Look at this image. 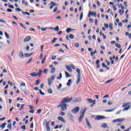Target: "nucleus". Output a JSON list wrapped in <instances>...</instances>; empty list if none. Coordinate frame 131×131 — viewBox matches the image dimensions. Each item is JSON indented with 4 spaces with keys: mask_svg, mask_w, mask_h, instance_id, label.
I'll return each mask as SVG.
<instances>
[{
    "mask_svg": "<svg viewBox=\"0 0 131 131\" xmlns=\"http://www.w3.org/2000/svg\"><path fill=\"white\" fill-rule=\"evenodd\" d=\"M61 108V111H65L67 110V104L62 101L59 105L57 106V108Z\"/></svg>",
    "mask_w": 131,
    "mask_h": 131,
    "instance_id": "f257e3e1",
    "label": "nucleus"
},
{
    "mask_svg": "<svg viewBox=\"0 0 131 131\" xmlns=\"http://www.w3.org/2000/svg\"><path fill=\"white\" fill-rule=\"evenodd\" d=\"M41 73H42V71L41 70H39V73L33 72L32 73L30 74V76L32 77H35L36 76H40L41 75Z\"/></svg>",
    "mask_w": 131,
    "mask_h": 131,
    "instance_id": "f03ea898",
    "label": "nucleus"
},
{
    "mask_svg": "<svg viewBox=\"0 0 131 131\" xmlns=\"http://www.w3.org/2000/svg\"><path fill=\"white\" fill-rule=\"evenodd\" d=\"M54 79H55V76L54 75L51 76L49 79H47L48 81V85H52V83L54 82Z\"/></svg>",
    "mask_w": 131,
    "mask_h": 131,
    "instance_id": "7ed1b4c3",
    "label": "nucleus"
},
{
    "mask_svg": "<svg viewBox=\"0 0 131 131\" xmlns=\"http://www.w3.org/2000/svg\"><path fill=\"white\" fill-rule=\"evenodd\" d=\"M80 108L78 106H76L75 108H73L71 110L72 113L73 114H76V113H78L79 112Z\"/></svg>",
    "mask_w": 131,
    "mask_h": 131,
    "instance_id": "20e7f679",
    "label": "nucleus"
},
{
    "mask_svg": "<svg viewBox=\"0 0 131 131\" xmlns=\"http://www.w3.org/2000/svg\"><path fill=\"white\" fill-rule=\"evenodd\" d=\"M71 101H72V97L69 98V97H67L65 98L62 100L63 103H64L66 104V103H69V102H71Z\"/></svg>",
    "mask_w": 131,
    "mask_h": 131,
    "instance_id": "39448f33",
    "label": "nucleus"
},
{
    "mask_svg": "<svg viewBox=\"0 0 131 131\" xmlns=\"http://www.w3.org/2000/svg\"><path fill=\"white\" fill-rule=\"evenodd\" d=\"M124 120H125V118H118L113 120L112 122L116 123V122H121L122 121H124Z\"/></svg>",
    "mask_w": 131,
    "mask_h": 131,
    "instance_id": "423d86ee",
    "label": "nucleus"
},
{
    "mask_svg": "<svg viewBox=\"0 0 131 131\" xmlns=\"http://www.w3.org/2000/svg\"><path fill=\"white\" fill-rule=\"evenodd\" d=\"M105 119V116H97L95 117L96 120H101V119Z\"/></svg>",
    "mask_w": 131,
    "mask_h": 131,
    "instance_id": "0eeeda50",
    "label": "nucleus"
},
{
    "mask_svg": "<svg viewBox=\"0 0 131 131\" xmlns=\"http://www.w3.org/2000/svg\"><path fill=\"white\" fill-rule=\"evenodd\" d=\"M85 121L88 127H89V128H92V125L90 123V122L89 121V119H88V118H85Z\"/></svg>",
    "mask_w": 131,
    "mask_h": 131,
    "instance_id": "6e6552de",
    "label": "nucleus"
},
{
    "mask_svg": "<svg viewBox=\"0 0 131 131\" xmlns=\"http://www.w3.org/2000/svg\"><path fill=\"white\" fill-rule=\"evenodd\" d=\"M19 57L21 59H24V58L25 57L24 54H23V52L21 51L19 52Z\"/></svg>",
    "mask_w": 131,
    "mask_h": 131,
    "instance_id": "1a4fd4ad",
    "label": "nucleus"
},
{
    "mask_svg": "<svg viewBox=\"0 0 131 131\" xmlns=\"http://www.w3.org/2000/svg\"><path fill=\"white\" fill-rule=\"evenodd\" d=\"M31 40V37L30 36H28L25 38L24 40V42H27V41H29V40Z\"/></svg>",
    "mask_w": 131,
    "mask_h": 131,
    "instance_id": "9d476101",
    "label": "nucleus"
},
{
    "mask_svg": "<svg viewBox=\"0 0 131 131\" xmlns=\"http://www.w3.org/2000/svg\"><path fill=\"white\" fill-rule=\"evenodd\" d=\"M58 120H60V121H62V122H66V120H65V119L61 116H59L58 118Z\"/></svg>",
    "mask_w": 131,
    "mask_h": 131,
    "instance_id": "9b49d317",
    "label": "nucleus"
},
{
    "mask_svg": "<svg viewBox=\"0 0 131 131\" xmlns=\"http://www.w3.org/2000/svg\"><path fill=\"white\" fill-rule=\"evenodd\" d=\"M81 76H78L77 78V84H78L80 82V80H81Z\"/></svg>",
    "mask_w": 131,
    "mask_h": 131,
    "instance_id": "f8f14e48",
    "label": "nucleus"
},
{
    "mask_svg": "<svg viewBox=\"0 0 131 131\" xmlns=\"http://www.w3.org/2000/svg\"><path fill=\"white\" fill-rule=\"evenodd\" d=\"M80 101H81V99L77 98L74 99L73 102H74V103H78V102H80Z\"/></svg>",
    "mask_w": 131,
    "mask_h": 131,
    "instance_id": "ddd939ff",
    "label": "nucleus"
},
{
    "mask_svg": "<svg viewBox=\"0 0 131 131\" xmlns=\"http://www.w3.org/2000/svg\"><path fill=\"white\" fill-rule=\"evenodd\" d=\"M50 122H47L46 123V129L47 131H50Z\"/></svg>",
    "mask_w": 131,
    "mask_h": 131,
    "instance_id": "4468645a",
    "label": "nucleus"
},
{
    "mask_svg": "<svg viewBox=\"0 0 131 131\" xmlns=\"http://www.w3.org/2000/svg\"><path fill=\"white\" fill-rule=\"evenodd\" d=\"M86 111V108H85L82 111H81L80 112V115H83V116H84Z\"/></svg>",
    "mask_w": 131,
    "mask_h": 131,
    "instance_id": "2eb2a0df",
    "label": "nucleus"
},
{
    "mask_svg": "<svg viewBox=\"0 0 131 131\" xmlns=\"http://www.w3.org/2000/svg\"><path fill=\"white\" fill-rule=\"evenodd\" d=\"M33 54V53H32L31 54L25 53V57H26V58H28V57H30V56H32Z\"/></svg>",
    "mask_w": 131,
    "mask_h": 131,
    "instance_id": "dca6fc26",
    "label": "nucleus"
},
{
    "mask_svg": "<svg viewBox=\"0 0 131 131\" xmlns=\"http://www.w3.org/2000/svg\"><path fill=\"white\" fill-rule=\"evenodd\" d=\"M66 67L67 70H68V71H69V72H72V69H71L70 66H67Z\"/></svg>",
    "mask_w": 131,
    "mask_h": 131,
    "instance_id": "f3484780",
    "label": "nucleus"
},
{
    "mask_svg": "<svg viewBox=\"0 0 131 131\" xmlns=\"http://www.w3.org/2000/svg\"><path fill=\"white\" fill-rule=\"evenodd\" d=\"M89 15H91L92 16H94V17H96L97 16V13H96V12H92L90 11Z\"/></svg>",
    "mask_w": 131,
    "mask_h": 131,
    "instance_id": "a211bd4d",
    "label": "nucleus"
},
{
    "mask_svg": "<svg viewBox=\"0 0 131 131\" xmlns=\"http://www.w3.org/2000/svg\"><path fill=\"white\" fill-rule=\"evenodd\" d=\"M71 83H72V81L71 79H69L67 83V85H68V86H70L71 85Z\"/></svg>",
    "mask_w": 131,
    "mask_h": 131,
    "instance_id": "6ab92c4d",
    "label": "nucleus"
},
{
    "mask_svg": "<svg viewBox=\"0 0 131 131\" xmlns=\"http://www.w3.org/2000/svg\"><path fill=\"white\" fill-rule=\"evenodd\" d=\"M76 71L78 73V76H81L80 70L79 68L76 69Z\"/></svg>",
    "mask_w": 131,
    "mask_h": 131,
    "instance_id": "aec40b11",
    "label": "nucleus"
},
{
    "mask_svg": "<svg viewBox=\"0 0 131 131\" xmlns=\"http://www.w3.org/2000/svg\"><path fill=\"white\" fill-rule=\"evenodd\" d=\"M83 117H84L83 115H80L78 120L80 122H81L82 119H83Z\"/></svg>",
    "mask_w": 131,
    "mask_h": 131,
    "instance_id": "412c9836",
    "label": "nucleus"
},
{
    "mask_svg": "<svg viewBox=\"0 0 131 131\" xmlns=\"http://www.w3.org/2000/svg\"><path fill=\"white\" fill-rule=\"evenodd\" d=\"M113 80H114V79H111L107 81H106L105 82V83H110V82H112V81H113Z\"/></svg>",
    "mask_w": 131,
    "mask_h": 131,
    "instance_id": "4be33fe9",
    "label": "nucleus"
},
{
    "mask_svg": "<svg viewBox=\"0 0 131 131\" xmlns=\"http://www.w3.org/2000/svg\"><path fill=\"white\" fill-rule=\"evenodd\" d=\"M65 74H66V77L68 78V77H71V75H69V73L67 72H65Z\"/></svg>",
    "mask_w": 131,
    "mask_h": 131,
    "instance_id": "5701e85b",
    "label": "nucleus"
},
{
    "mask_svg": "<svg viewBox=\"0 0 131 131\" xmlns=\"http://www.w3.org/2000/svg\"><path fill=\"white\" fill-rule=\"evenodd\" d=\"M25 106V104H21L20 107V108L18 110L19 111H21V110H22V109H23V108H24V106Z\"/></svg>",
    "mask_w": 131,
    "mask_h": 131,
    "instance_id": "b1692460",
    "label": "nucleus"
},
{
    "mask_svg": "<svg viewBox=\"0 0 131 131\" xmlns=\"http://www.w3.org/2000/svg\"><path fill=\"white\" fill-rule=\"evenodd\" d=\"M55 71H56V68H52L51 70V73H54Z\"/></svg>",
    "mask_w": 131,
    "mask_h": 131,
    "instance_id": "393cba45",
    "label": "nucleus"
},
{
    "mask_svg": "<svg viewBox=\"0 0 131 131\" xmlns=\"http://www.w3.org/2000/svg\"><path fill=\"white\" fill-rule=\"evenodd\" d=\"M97 53V50L94 51V52H91V55L92 56V57H93V56H94V55H95V54Z\"/></svg>",
    "mask_w": 131,
    "mask_h": 131,
    "instance_id": "a878e982",
    "label": "nucleus"
},
{
    "mask_svg": "<svg viewBox=\"0 0 131 131\" xmlns=\"http://www.w3.org/2000/svg\"><path fill=\"white\" fill-rule=\"evenodd\" d=\"M128 105H129V103L127 102L126 103H124L123 104V105L122 106L123 107H127V106H128Z\"/></svg>",
    "mask_w": 131,
    "mask_h": 131,
    "instance_id": "bb28decb",
    "label": "nucleus"
},
{
    "mask_svg": "<svg viewBox=\"0 0 131 131\" xmlns=\"http://www.w3.org/2000/svg\"><path fill=\"white\" fill-rule=\"evenodd\" d=\"M47 59V56H46L41 61V63L42 64H45V62H46V59Z\"/></svg>",
    "mask_w": 131,
    "mask_h": 131,
    "instance_id": "cd10ccee",
    "label": "nucleus"
},
{
    "mask_svg": "<svg viewBox=\"0 0 131 131\" xmlns=\"http://www.w3.org/2000/svg\"><path fill=\"white\" fill-rule=\"evenodd\" d=\"M5 35L6 38H8V39H9V38H10V36H9V34H8V33L5 32Z\"/></svg>",
    "mask_w": 131,
    "mask_h": 131,
    "instance_id": "c85d7f7f",
    "label": "nucleus"
},
{
    "mask_svg": "<svg viewBox=\"0 0 131 131\" xmlns=\"http://www.w3.org/2000/svg\"><path fill=\"white\" fill-rule=\"evenodd\" d=\"M119 13H120V15H122V14H124V10H121V9H120L119 10Z\"/></svg>",
    "mask_w": 131,
    "mask_h": 131,
    "instance_id": "c756f323",
    "label": "nucleus"
},
{
    "mask_svg": "<svg viewBox=\"0 0 131 131\" xmlns=\"http://www.w3.org/2000/svg\"><path fill=\"white\" fill-rule=\"evenodd\" d=\"M6 125H7V123H5L2 125L1 127L2 128V129H4V128L6 127Z\"/></svg>",
    "mask_w": 131,
    "mask_h": 131,
    "instance_id": "7c9ffc66",
    "label": "nucleus"
},
{
    "mask_svg": "<svg viewBox=\"0 0 131 131\" xmlns=\"http://www.w3.org/2000/svg\"><path fill=\"white\" fill-rule=\"evenodd\" d=\"M54 30L57 32L59 31V26H56L55 28H54Z\"/></svg>",
    "mask_w": 131,
    "mask_h": 131,
    "instance_id": "2f4dec72",
    "label": "nucleus"
},
{
    "mask_svg": "<svg viewBox=\"0 0 131 131\" xmlns=\"http://www.w3.org/2000/svg\"><path fill=\"white\" fill-rule=\"evenodd\" d=\"M107 124H103L101 125L102 127H104V128H107Z\"/></svg>",
    "mask_w": 131,
    "mask_h": 131,
    "instance_id": "473e14b6",
    "label": "nucleus"
},
{
    "mask_svg": "<svg viewBox=\"0 0 131 131\" xmlns=\"http://www.w3.org/2000/svg\"><path fill=\"white\" fill-rule=\"evenodd\" d=\"M69 37L71 39H73V38H74V36L72 34H70Z\"/></svg>",
    "mask_w": 131,
    "mask_h": 131,
    "instance_id": "72a5a7b5",
    "label": "nucleus"
},
{
    "mask_svg": "<svg viewBox=\"0 0 131 131\" xmlns=\"http://www.w3.org/2000/svg\"><path fill=\"white\" fill-rule=\"evenodd\" d=\"M115 46L117 48H118V49H120V48H121V46L120 45L118 44V43H116Z\"/></svg>",
    "mask_w": 131,
    "mask_h": 131,
    "instance_id": "f704fd0d",
    "label": "nucleus"
},
{
    "mask_svg": "<svg viewBox=\"0 0 131 131\" xmlns=\"http://www.w3.org/2000/svg\"><path fill=\"white\" fill-rule=\"evenodd\" d=\"M19 25L23 27V28L25 29L26 30H27V29L26 28V27H25L24 25H23V23H20L19 24Z\"/></svg>",
    "mask_w": 131,
    "mask_h": 131,
    "instance_id": "c9c22d12",
    "label": "nucleus"
},
{
    "mask_svg": "<svg viewBox=\"0 0 131 131\" xmlns=\"http://www.w3.org/2000/svg\"><path fill=\"white\" fill-rule=\"evenodd\" d=\"M87 101L88 102H89V103H93V99H91V98H88L87 99Z\"/></svg>",
    "mask_w": 131,
    "mask_h": 131,
    "instance_id": "e433bc0d",
    "label": "nucleus"
},
{
    "mask_svg": "<svg viewBox=\"0 0 131 131\" xmlns=\"http://www.w3.org/2000/svg\"><path fill=\"white\" fill-rule=\"evenodd\" d=\"M129 108H130V106H129L128 107L124 108L123 110V111H127V110H128V109H129Z\"/></svg>",
    "mask_w": 131,
    "mask_h": 131,
    "instance_id": "4c0bfd02",
    "label": "nucleus"
},
{
    "mask_svg": "<svg viewBox=\"0 0 131 131\" xmlns=\"http://www.w3.org/2000/svg\"><path fill=\"white\" fill-rule=\"evenodd\" d=\"M70 119L71 121H74V119L73 118V116L71 115L70 116Z\"/></svg>",
    "mask_w": 131,
    "mask_h": 131,
    "instance_id": "58836bf2",
    "label": "nucleus"
},
{
    "mask_svg": "<svg viewBox=\"0 0 131 131\" xmlns=\"http://www.w3.org/2000/svg\"><path fill=\"white\" fill-rule=\"evenodd\" d=\"M7 128H9L10 129H12V124H9L7 125Z\"/></svg>",
    "mask_w": 131,
    "mask_h": 131,
    "instance_id": "ea45409f",
    "label": "nucleus"
},
{
    "mask_svg": "<svg viewBox=\"0 0 131 131\" xmlns=\"http://www.w3.org/2000/svg\"><path fill=\"white\" fill-rule=\"evenodd\" d=\"M22 14H23V15H26V14H27V15H28V16H30V13H28V12H22Z\"/></svg>",
    "mask_w": 131,
    "mask_h": 131,
    "instance_id": "a19ab883",
    "label": "nucleus"
},
{
    "mask_svg": "<svg viewBox=\"0 0 131 131\" xmlns=\"http://www.w3.org/2000/svg\"><path fill=\"white\" fill-rule=\"evenodd\" d=\"M71 28H68L66 30V31H67V33H69V32H70V31H71Z\"/></svg>",
    "mask_w": 131,
    "mask_h": 131,
    "instance_id": "79ce46f5",
    "label": "nucleus"
},
{
    "mask_svg": "<svg viewBox=\"0 0 131 131\" xmlns=\"http://www.w3.org/2000/svg\"><path fill=\"white\" fill-rule=\"evenodd\" d=\"M83 17V13H81L80 15V20H82V17Z\"/></svg>",
    "mask_w": 131,
    "mask_h": 131,
    "instance_id": "37998d69",
    "label": "nucleus"
},
{
    "mask_svg": "<svg viewBox=\"0 0 131 131\" xmlns=\"http://www.w3.org/2000/svg\"><path fill=\"white\" fill-rule=\"evenodd\" d=\"M61 88H62V84H59V85L57 86V90H61Z\"/></svg>",
    "mask_w": 131,
    "mask_h": 131,
    "instance_id": "c03bdc74",
    "label": "nucleus"
},
{
    "mask_svg": "<svg viewBox=\"0 0 131 131\" xmlns=\"http://www.w3.org/2000/svg\"><path fill=\"white\" fill-rule=\"evenodd\" d=\"M58 38H54L53 40L52 41V43H55V42H56V40Z\"/></svg>",
    "mask_w": 131,
    "mask_h": 131,
    "instance_id": "a18cd8bd",
    "label": "nucleus"
},
{
    "mask_svg": "<svg viewBox=\"0 0 131 131\" xmlns=\"http://www.w3.org/2000/svg\"><path fill=\"white\" fill-rule=\"evenodd\" d=\"M59 115L61 116H65V113L63 112H61L59 113Z\"/></svg>",
    "mask_w": 131,
    "mask_h": 131,
    "instance_id": "49530a36",
    "label": "nucleus"
},
{
    "mask_svg": "<svg viewBox=\"0 0 131 131\" xmlns=\"http://www.w3.org/2000/svg\"><path fill=\"white\" fill-rule=\"evenodd\" d=\"M20 86H26V84H25L24 82H21L20 83Z\"/></svg>",
    "mask_w": 131,
    "mask_h": 131,
    "instance_id": "de8ad7c7",
    "label": "nucleus"
},
{
    "mask_svg": "<svg viewBox=\"0 0 131 131\" xmlns=\"http://www.w3.org/2000/svg\"><path fill=\"white\" fill-rule=\"evenodd\" d=\"M58 11V7H55V8L53 9L54 13H56Z\"/></svg>",
    "mask_w": 131,
    "mask_h": 131,
    "instance_id": "09e8293b",
    "label": "nucleus"
},
{
    "mask_svg": "<svg viewBox=\"0 0 131 131\" xmlns=\"http://www.w3.org/2000/svg\"><path fill=\"white\" fill-rule=\"evenodd\" d=\"M114 110H115V109L109 110L106 111V112H113V111H114Z\"/></svg>",
    "mask_w": 131,
    "mask_h": 131,
    "instance_id": "8fccbe9b",
    "label": "nucleus"
},
{
    "mask_svg": "<svg viewBox=\"0 0 131 131\" xmlns=\"http://www.w3.org/2000/svg\"><path fill=\"white\" fill-rule=\"evenodd\" d=\"M15 11H16V12H21V11H22V10L20 8H16Z\"/></svg>",
    "mask_w": 131,
    "mask_h": 131,
    "instance_id": "3c124183",
    "label": "nucleus"
},
{
    "mask_svg": "<svg viewBox=\"0 0 131 131\" xmlns=\"http://www.w3.org/2000/svg\"><path fill=\"white\" fill-rule=\"evenodd\" d=\"M48 93H49V94H52L53 93V91L51 89H48Z\"/></svg>",
    "mask_w": 131,
    "mask_h": 131,
    "instance_id": "603ef678",
    "label": "nucleus"
},
{
    "mask_svg": "<svg viewBox=\"0 0 131 131\" xmlns=\"http://www.w3.org/2000/svg\"><path fill=\"white\" fill-rule=\"evenodd\" d=\"M21 129H24V130H25V129H26L25 125H22L21 126Z\"/></svg>",
    "mask_w": 131,
    "mask_h": 131,
    "instance_id": "864d4df0",
    "label": "nucleus"
},
{
    "mask_svg": "<svg viewBox=\"0 0 131 131\" xmlns=\"http://www.w3.org/2000/svg\"><path fill=\"white\" fill-rule=\"evenodd\" d=\"M108 105H112L113 104V102L112 101H110L107 102Z\"/></svg>",
    "mask_w": 131,
    "mask_h": 131,
    "instance_id": "5fc2aeb1",
    "label": "nucleus"
},
{
    "mask_svg": "<svg viewBox=\"0 0 131 131\" xmlns=\"http://www.w3.org/2000/svg\"><path fill=\"white\" fill-rule=\"evenodd\" d=\"M39 93H40V95H41L42 96H45V93L42 92L41 90H39Z\"/></svg>",
    "mask_w": 131,
    "mask_h": 131,
    "instance_id": "6e6d98bb",
    "label": "nucleus"
},
{
    "mask_svg": "<svg viewBox=\"0 0 131 131\" xmlns=\"http://www.w3.org/2000/svg\"><path fill=\"white\" fill-rule=\"evenodd\" d=\"M75 47H76V48H78V47H79V44L77 42L75 43Z\"/></svg>",
    "mask_w": 131,
    "mask_h": 131,
    "instance_id": "4d7b16f0",
    "label": "nucleus"
},
{
    "mask_svg": "<svg viewBox=\"0 0 131 131\" xmlns=\"http://www.w3.org/2000/svg\"><path fill=\"white\" fill-rule=\"evenodd\" d=\"M39 83H40V82H39V80H37L36 82V85L39 84Z\"/></svg>",
    "mask_w": 131,
    "mask_h": 131,
    "instance_id": "13d9d810",
    "label": "nucleus"
},
{
    "mask_svg": "<svg viewBox=\"0 0 131 131\" xmlns=\"http://www.w3.org/2000/svg\"><path fill=\"white\" fill-rule=\"evenodd\" d=\"M30 31H35V29L33 28H30L29 29Z\"/></svg>",
    "mask_w": 131,
    "mask_h": 131,
    "instance_id": "bf43d9fd",
    "label": "nucleus"
},
{
    "mask_svg": "<svg viewBox=\"0 0 131 131\" xmlns=\"http://www.w3.org/2000/svg\"><path fill=\"white\" fill-rule=\"evenodd\" d=\"M29 107L32 110H33V109H34V106H33V105H29Z\"/></svg>",
    "mask_w": 131,
    "mask_h": 131,
    "instance_id": "052dcab7",
    "label": "nucleus"
},
{
    "mask_svg": "<svg viewBox=\"0 0 131 131\" xmlns=\"http://www.w3.org/2000/svg\"><path fill=\"white\" fill-rule=\"evenodd\" d=\"M102 67H103V68H107V66L106 64H105L104 63H102Z\"/></svg>",
    "mask_w": 131,
    "mask_h": 131,
    "instance_id": "680f3d73",
    "label": "nucleus"
},
{
    "mask_svg": "<svg viewBox=\"0 0 131 131\" xmlns=\"http://www.w3.org/2000/svg\"><path fill=\"white\" fill-rule=\"evenodd\" d=\"M37 113H38V114H39L40 113H41V110L39 109V110L37 111Z\"/></svg>",
    "mask_w": 131,
    "mask_h": 131,
    "instance_id": "e2e57ef3",
    "label": "nucleus"
},
{
    "mask_svg": "<svg viewBox=\"0 0 131 131\" xmlns=\"http://www.w3.org/2000/svg\"><path fill=\"white\" fill-rule=\"evenodd\" d=\"M104 27L105 28H108V27H109V25H108V24H105L104 25Z\"/></svg>",
    "mask_w": 131,
    "mask_h": 131,
    "instance_id": "0e129e2a",
    "label": "nucleus"
},
{
    "mask_svg": "<svg viewBox=\"0 0 131 131\" xmlns=\"http://www.w3.org/2000/svg\"><path fill=\"white\" fill-rule=\"evenodd\" d=\"M128 22V20L125 19V20H122V23H127Z\"/></svg>",
    "mask_w": 131,
    "mask_h": 131,
    "instance_id": "69168bd1",
    "label": "nucleus"
},
{
    "mask_svg": "<svg viewBox=\"0 0 131 131\" xmlns=\"http://www.w3.org/2000/svg\"><path fill=\"white\" fill-rule=\"evenodd\" d=\"M8 7L9 8H10V9H14V6L13 5H9Z\"/></svg>",
    "mask_w": 131,
    "mask_h": 131,
    "instance_id": "338daca9",
    "label": "nucleus"
},
{
    "mask_svg": "<svg viewBox=\"0 0 131 131\" xmlns=\"http://www.w3.org/2000/svg\"><path fill=\"white\" fill-rule=\"evenodd\" d=\"M52 60H55V59H56V56L53 55L52 58H51Z\"/></svg>",
    "mask_w": 131,
    "mask_h": 131,
    "instance_id": "774afa93",
    "label": "nucleus"
}]
</instances>
